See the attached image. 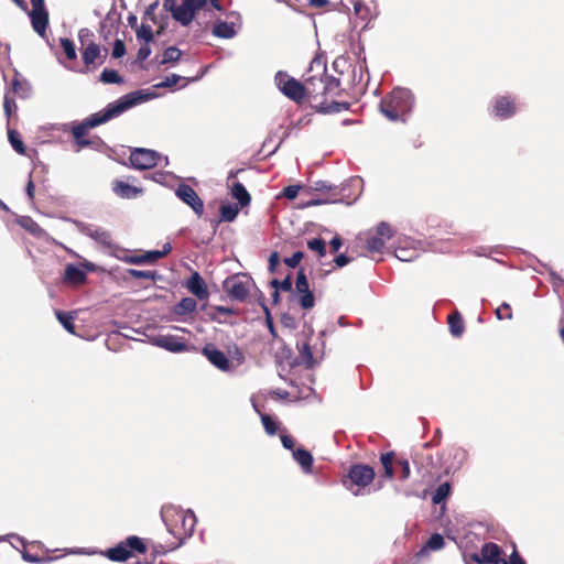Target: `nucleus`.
Listing matches in <instances>:
<instances>
[{
	"instance_id": "1",
	"label": "nucleus",
	"mask_w": 564,
	"mask_h": 564,
	"mask_svg": "<svg viewBox=\"0 0 564 564\" xmlns=\"http://www.w3.org/2000/svg\"><path fill=\"white\" fill-rule=\"evenodd\" d=\"M345 94L340 80L326 73V64L313 59L306 72V101L319 113H338L349 109L348 101L340 100Z\"/></svg>"
},
{
	"instance_id": "2",
	"label": "nucleus",
	"mask_w": 564,
	"mask_h": 564,
	"mask_svg": "<svg viewBox=\"0 0 564 564\" xmlns=\"http://www.w3.org/2000/svg\"><path fill=\"white\" fill-rule=\"evenodd\" d=\"M138 101L139 98L135 96V93H131L109 104L104 110L90 115L84 121L75 122L70 132L78 150L100 147L102 144L101 139L99 137L89 138L88 131L120 116L122 112L137 105Z\"/></svg>"
},
{
	"instance_id": "3",
	"label": "nucleus",
	"mask_w": 564,
	"mask_h": 564,
	"mask_svg": "<svg viewBox=\"0 0 564 564\" xmlns=\"http://www.w3.org/2000/svg\"><path fill=\"white\" fill-rule=\"evenodd\" d=\"M162 516L176 542L171 543L167 549H164L163 545L155 546L154 552L158 554H164L181 546L186 539L193 535L197 523L196 516L192 510L170 508L164 510Z\"/></svg>"
},
{
	"instance_id": "4",
	"label": "nucleus",
	"mask_w": 564,
	"mask_h": 564,
	"mask_svg": "<svg viewBox=\"0 0 564 564\" xmlns=\"http://www.w3.org/2000/svg\"><path fill=\"white\" fill-rule=\"evenodd\" d=\"M414 98L405 88H395L380 101L381 112L391 121H405L412 110Z\"/></svg>"
},
{
	"instance_id": "5",
	"label": "nucleus",
	"mask_w": 564,
	"mask_h": 564,
	"mask_svg": "<svg viewBox=\"0 0 564 564\" xmlns=\"http://www.w3.org/2000/svg\"><path fill=\"white\" fill-rule=\"evenodd\" d=\"M90 36H93V33L88 29H80L78 32V37L83 46V63L88 70H94L99 65L105 63L108 55V50H102L99 44L88 40Z\"/></svg>"
},
{
	"instance_id": "6",
	"label": "nucleus",
	"mask_w": 564,
	"mask_h": 564,
	"mask_svg": "<svg viewBox=\"0 0 564 564\" xmlns=\"http://www.w3.org/2000/svg\"><path fill=\"white\" fill-rule=\"evenodd\" d=\"M207 0H164V9L184 26L192 23L197 10L205 7Z\"/></svg>"
},
{
	"instance_id": "7",
	"label": "nucleus",
	"mask_w": 564,
	"mask_h": 564,
	"mask_svg": "<svg viewBox=\"0 0 564 564\" xmlns=\"http://www.w3.org/2000/svg\"><path fill=\"white\" fill-rule=\"evenodd\" d=\"M147 551L148 546L143 539L130 535L116 546L108 549L105 554L112 562H126L135 553L144 554Z\"/></svg>"
},
{
	"instance_id": "8",
	"label": "nucleus",
	"mask_w": 564,
	"mask_h": 564,
	"mask_svg": "<svg viewBox=\"0 0 564 564\" xmlns=\"http://www.w3.org/2000/svg\"><path fill=\"white\" fill-rule=\"evenodd\" d=\"M275 84L281 93L292 101L302 105L306 101V74L304 80L300 82L285 72L279 70L274 77Z\"/></svg>"
},
{
	"instance_id": "9",
	"label": "nucleus",
	"mask_w": 564,
	"mask_h": 564,
	"mask_svg": "<svg viewBox=\"0 0 564 564\" xmlns=\"http://www.w3.org/2000/svg\"><path fill=\"white\" fill-rule=\"evenodd\" d=\"M253 280L246 273H235L226 278L223 289L232 301L245 302L249 296Z\"/></svg>"
},
{
	"instance_id": "10",
	"label": "nucleus",
	"mask_w": 564,
	"mask_h": 564,
	"mask_svg": "<svg viewBox=\"0 0 564 564\" xmlns=\"http://www.w3.org/2000/svg\"><path fill=\"white\" fill-rule=\"evenodd\" d=\"M306 192L311 194L312 192H318L321 194L326 195L324 198H313L308 200L305 206H317L323 204H334L341 200L340 193L338 187L330 184L327 181L318 180L311 183V185L306 188Z\"/></svg>"
},
{
	"instance_id": "11",
	"label": "nucleus",
	"mask_w": 564,
	"mask_h": 564,
	"mask_svg": "<svg viewBox=\"0 0 564 564\" xmlns=\"http://www.w3.org/2000/svg\"><path fill=\"white\" fill-rule=\"evenodd\" d=\"M380 462L386 478L392 479L394 470L400 471L399 478L401 480H406L410 477L411 470L408 459L398 457L394 452L381 454Z\"/></svg>"
},
{
	"instance_id": "12",
	"label": "nucleus",
	"mask_w": 564,
	"mask_h": 564,
	"mask_svg": "<svg viewBox=\"0 0 564 564\" xmlns=\"http://www.w3.org/2000/svg\"><path fill=\"white\" fill-rule=\"evenodd\" d=\"M415 466L417 467L419 471L422 474V477H429V478H436L440 479L442 476V473L438 470V467L436 466L432 454L427 453L426 449L419 452L415 454V457L413 459ZM451 468L445 467L443 470V474L447 475L449 474Z\"/></svg>"
},
{
	"instance_id": "13",
	"label": "nucleus",
	"mask_w": 564,
	"mask_h": 564,
	"mask_svg": "<svg viewBox=\"0 0 564 564\" xmlns=\"http://www.w3.org/2000/svg\"><path fill=\"white\" fill-rule=\"evenodd\" d=\"M129 160L138 170H149L158 165L160 154L154 150L137 148L131 151Z\"/></svg>"
},
{
	"instance_id": "14",
	"label": "nucleus",
	"mask_w": 564,
	"mask_h": 564,
	"mask_svg": "<svg viewBox=\"0 0 564 564\" xmlns=\"http://www.w3.org/2000/svg\"><path fill=\"white\" fill-rule=\"evenodd\" d=\"M295 292L299 295V304L303 310H311L315 305V297L310 290L308 280L303 269L296 274Z\"/></svg>"
},
{
	"instance_id": "15",
	"label": "nucleus",
	"mask_w": 564,
	"mask_h": 564,
	"mask_svg": "<svg viewBox=\"0 0 564 564\" xmlns=\"http://www.w3.org/2000/svg\"><path fill=\"white\" fill-rule=\"evenodd\" d=\"M175 194L184 204L188 205L198 217L204 214V202L192 186L182 183L176 188Z\"/></svg>"
},
{
	"instance_id": "16",
	"label": "nucleus",
	"mask_w": 564,
	"mask_h": 564,
	"mask_svg": "<svg viewBox=\"0 0 564 564\" xmlns=\"http://www.w3.org/2000/svg\"><path fill=\"white\" fill-rule=\"evenodd\" d=\"M376 473L372 467L366 464L351 465L348 471V478L351 485L365 488L375 479Z\"/></svg>"
},
{
	"instance_id": "17",
	"label": "nucleus",
	"mask_w": 564,
	"mask_h": 564,
	"mask_svg": "<svg viewBox=\"0 0 564 564\" xmlns=\"http://www.w3.org/2000/svg\"><path fill=\"white\" fill-rule=\"evenodd\" d=\"M202 354L217 369H219L221 371L230 370L231 364H230L228 357L225 355L224 351L217 349L213 343L206 344L202 349Z\"/></svg>"
},
{
	"instance_id": "18",
	"label": "nucleus",
	"mask_w": 564,
	"mask_h": 564,
	"mask_svg": "<svg viewBox=\"0 0 564 564\" xmlns=\"http://www.w3.org/2000/svg\"><path fill=\"white\" fill-rule=\"evenodd\" d=\"M154 344L158 347L164 348L171 352H184L194 350V346H189L182 341L177 336L173 335H160L154 338Z\"/></svg>"
},
{
	"instance_id": "19",
	"label": "nucleus",
	"mask_w": 564,
	"mask_h": 564,
	"mask_svg": "<svg viewBox=\"0 0 564 564\" xmlns=\"http://www.w3.org/2000/svg\"><path fill=\"white\" fill-rule=\"evenodd\" d=\"M517 112V105L512 97L500 96L496 98L492 106V113L499 119H508Z\"/></svg>"
},
{
	"instance_id": "20",
	"label": "nucleus",
	"mask_w": 564,
	"mask_h": 564,
	"mask_svg": "<svg viewBox=\"0 0 564 564\" xmlns=\"http://www.w3.org/2000/svg\"><path fill=\"white\" fill-rule=\"evenodd\" d=\"M186 289L198 300H207L209 296L208 288L198 272H193L185 283Z\"/></svg>"
},
{
	"instance_id": "21",
	"label": "nucleus",
	"mask_w": 564,
	"mask_h": 564,
	"mask_svg": "<svg viewBox=\"0 0 564 564\" xmlns=\"http://www.w3.org/2000/svg\"><path fill=\"white\" fill-rule=\"evenodd\" d=\"M481 564H496L498 561H507L503 557V551L494 542H487L479 552Z\"/></svg>"
},
{
	"instance_id": "22",
	"label": "nucleus",
	"mask_w": 564,
	"mask_h": 564,
	"mask_svg": "<svg viewBox=\"0 0 564 564\" xmlns=\"http://www.w3.org/2000/svg\"><path fill=\"white\" fill-rule=\"evenodd\" d=\"M33 30L40 35L45 36L46 29L50 22V14L47 12H29Z\"/></svg>"
},
{
	"instance_id": "23",
	"label": "nucleus",
	"mask_w": 564,
	"mask_h": 564,
	"mask_svg": "<svg viewBox=\"0 0 564 564\" xmlns=\"http://www.w3.org/2000/svg\"><path fill=\"white\" fill-rule=\"evenodd\" d=\"M229 188L231 197L238 202L240 208L250 205L251 195L240 182H234Z\"/></svg>"
},
{
	"instance_id": "24",
	"label": "nucleus",
	"mask_w": 564,
	"mask_h": 564,
	"mask_svg": "<svg viewBox=\"0 0 564 564\" xmlns=\"http://www.w3.org/2000/svg\"><path fill=\"white\" fill-rule=\"evenodd\" d=\"M112 191L122 198L137 197L142 191L138 187L131 186L123 181L116 180L112 183Z\"/></svg>"
},
{
	"instance_id": "25",
	"label": "nucleus",
	"mask_w": 564,
	"mask_h": 564,
	"mask_svg": "<svg viewBox=\"0 0 564 564\" xmlns=\"http://www.w3.org/2000/svg\"><path fill=\"white\" fill-rule=\"evenodd\" d=\"M86 273L74 264H68L65 268L64 282L74 285H79L86 282Z\"/></svg>"
},
{
	"instance_id": "26",
	"label": "nucleus",
	"mask_w": 564,
	"mask_h": 564,
	"mask_svg": "<svg viewBox=\"0 0 564 564\" xmlns=\"http://www.w3.org/2000/svg\"><path fill=\"white\" fill-rule=\"evenodd\" d=\"M449 332L454 337H460L464 333L465 325L463 317L458 311H454L447 317Z\"/></svg>"
},
{
	"instance_id": "27",
	"label": "nucleus",
	"mask_w": 564,
	"mask_h": 564,
	"mask_svg": "<svg viewBox=\"0 0 564 564\" xmlns=\"http://www.w3.org/2000/svg\"><path fill=\"white\" fill-rule=\"evenodd\" d=\"M212 34L221 39H231L235 36L236 31L232 23L226 21H218L214 24Z\"/></svg>"
},
{
	"instance_id": "28",
	"label": "nucleus",
	"mask_w": 564,
	"mask_h": 564,
	"mask_svg": "<svg viewBox=\"0 0 564 564\" xmlns=\"http://www.w3.org/2000/svg\"><path fill=\"white\" fill-rule=\"evenodd\" d=\"M11 91L21 98H28L31 94V86L25 79H20L18 75L12 79Z\"/></svg>"
},
{
	"instance_id": "29",
	"label": "nucleus",
	"mask_w": 564,
	"mask_h": 564,
	"mask_svg": "<svg viewBox=\"0 0 564 564\" xmlns=\"http://www.w3.org/2000/svg\"><path fill=\"white\" fill-rule=\"evenodd\" d=\"M293 456L305 471H310L312 469L313 456L308 451L304 448H297L293 452Z\"/></svg>"
},
{
	"instance_id": "30",
	"label": "nucleus",
	"mask_w": 564,
	"mask_h": 564,
	"mask_svg": "<svg viewBox=\"0 0 564 564\" xmlns=\"http://www.w3.org/2000/svg\"><path fill=\"white\" fill-rule=\"evenodd\" d=\"M239 205L223 204L219 208L220 221H234L239 213Z\"/></svg>"
},
{
	"instance_id": "31",
	"label": "nucleus",
	"mask_w": 564,
	"mask_h": 564,
	"mask_svg": "<svg viewBox=\"0 0 564 564\" xmlns=\"http://www.w3.org/2000/svg\"><path fill=\"white\" fill-rule=\"evenodd\" d=\"M56 318L58 322L63 325V327L70 334L75 333V324H74V313L73 312H63V311H55Z\"/></svg>"
},
{
	"instance_id": "32",
	"label": "nucleus",
	"mask_w": 564,
	"mask_h": 564,
	"mask_svg": "<svg viewBox=\"0 0 564 564\" xmlns=\"http://www.w3.org/2000/svg\"><path fill=\"white\" fill-rule=\"evenodd\" d=\"M451 491H452V486L448 481L441 484L436 488V490L433 492L432 502L434 505L442 503L443 501H445L448 498V496L451 495Z\"/></svg>"
},
{
	"instance_id": "33",
	"label": "nucleus",
	"mask_w": 564,
	"mask_h": 564,
	"mask_svg": "<svg viewBox=\"0 0 564 564\" xmlns=\"http://www.w3.org/2000/svg\"><path fill=\"white\" fill-rule=\"evenodd\" d=\"M299 352L302 364L306 368H313L315 365V360L313 357L311 345L307 341L302 343V345L299 347Z\"/></svg>"
},
{
	"instance_id": "34",
	"label": "nucleus",
	"mask_w": 564,
	"mask_h": 564,
	"mask_svg": "<svg viewBox=\"0 0 564 564\" xmlns=\"http://www.w3.org/2000/svg\"><path fill=\"white\" fill-rule=\"evenodd\" d=\"M171 245L165 243L163 247V250H154V251H148L144 254H142L143 264L147 263H154L159 259L164 258L167 253L171 251Z\"/></svg>"
},
{
	"instance_id": "35",
	"label": "nucleus",
	"mask_w": 564,
	"mask_h": 564,
	"mask_svg": "<svg viewBox=\"0 0 564 564\" xmlns=\"http://www.w3.org/2000/svg\"><path fill=\"white\" fill-rule=\"evenodd\" d=\"M8 138H9L10 144L12 145V148L14 149L15 152H18L21 155L26 154V147L24 145V143L21 139V135L18 131L9 130Z\"/></svg>"
},
{
	"instance_id": "36",
	"label": "nucleus",
	"mask_w": 564,
	"mask_h": 564,
	"mask_svg": "<svg viewBox=\"0 0 564 564\" xmlns=\"http://www.w3.org/2000/svg\"><path fill=\"white\" fill-rule=\"evenodd\" d=\"M89 237L93 238L98 243H101L107 247H111L112 245V238L109 231L101 230V229H95L89 232Z\"/></svg>"
},
{
	"instance_id": "37",
	"label": "nucleus",
	"mask_w": 564,
	"mask_h": 564,
	"mask_svg": "<svg viewBox=\"0 0 564 564\" xmlns=\"http://www.w3.org/2000/svg\"><path fill=\"white\" fill-rule=\"evenodd\" d=\"M100 82L105 84H122L123 78L117 70L105 68L100 74Z\"/></svg>"
},
{
	"instance_id": "38",
	"label": "nucleus",
	"mask_w": 564,
	"mask_h": 564,
	"mask_svg": "<svg viewBox=\"0 0 564 564\" xmlns=\"http://www.w3.org/2000/svg\"><path fill=\"white\" fill-rule=\"evenodd\" d=\"M197 307V302L193 297H183L177 304L178 314L193 313Z\"/></svg>"
},
{
	"instance_id": "39",
	"label": "nucleus",
	"mask_w": 564,
	"mask_h": 564,
	"mask_svg": "<svg viewBox=\"0 0 564 564\" xmlns=\"http://www.w3.org/2000/svg\"><path fill=\"white\" fill-rule=\"evenodd\" d=\"M182 56V51L175 46H170L164 50L161 64L175 63Z\"/></svg>"
},
{
	"instance_id": "40",
	"label": "nucleus",
	"mask_w": 564,
	"mask_h": 564,
	"mask_svg": "<svg viewBox=\"0 0 564 564\" xmlns=\"http://www.w3.org/2000/svg\"><path fill=\"white\" fill-rule=\"evenodd\" d=\"M386 245V240L378 235L371 236L366 241V248L370 252H380Z\"/></svg>"
},
{
	"instance_id": "41",
	"label": "nucleus",
	"mask_w": 564,
	"mask_h": 564,
	"mask_svg": "<svg viewBox=\"0 0 564 564\" xmlns=\"http://www.w3.org/2000/svg\"><path fill=\"white\" fill-rule=\"evenodd\" d=\"M310 250L315 251L318 258H323L326 254V242L322 238H313L307 241Z\"/></svg>"
},
{
	"instance_id": "42",
	"label": "nucleus",
	"mask_w": 564,
	"mask_h": 564,
	"mask_svg": "<svg viewBox=\"0 0 564 564\" xmlns=\"http://www.w3.org/2000/svg\"><path fill=\"white\" fill-rule=\"evenodd\" d=\"M127 275L129 278H133V279H147L150 281H154L158 274H156V271H151V270L128 269Z\"/></svg>"
},
{
	"instance_id": "43",
	"label": "nucleus",
	"mask_w": 564,
	"mask_h": 564,
	"mask_svg": "<svg viewBox=\"0 0 564 564\" xmlns=\"http://www.w3.org/2000/svg\"><path fill=\"white\" fill-rule=\"evenodd\" d=\"M444 545H445L444 538L440 533H434L430 536V539L427 540V542L422 551H424L425 549L437 551V550H441Z\"/></svg>"
},
{
	"instance_id": "44",
	"label": "nucleus",
	"mask_w": 564,
	"mask_h": 564,
	"mask_svg": "<svg viewBox=\"0 0 564 564\" xmlns=\"http://www.w3.org/2000/svg\"><path fill=\"white\" fill-rule=\"evenodd\" d=\"M59 43H61V46L64 51V54L65 56L68 58V59H75L76 58V47H75V44L72 40L69 39H66V37H62L59 40Z\"/></svg>"
},
{
	"instance_id": "45",
	"label": "nucleus",
	"mask_w": 564,
	"mask_h": 564,
	"mask_svg": "<svg viewBox=\"0 0 564 564\" xmlns=\"http://www.w3.org/2000/svg\"><path fill=\"white\" fill-rule=\"evenodd\" d=\"M495 314L499 321H503V319L510 321L513 317L512 308H511L510 304H508L506 302H503L500 306H498L496 308Z\"/></svg>"
},
{
	"instance_id": "46",
	"label": "nucleus",
	"mask_w": 564,
	"mask_h": 564,
	"mask_svg": "<svg viewBox=\"0 0 564 564\" xmlns=\"http://www.w3.org/2000/svg\"><path fill=\"white\" fill-rule=\"evenodd\" d=\"M261 421H262V424H263V427H264L265 432L269 435H274L276 433V431H278V423L273 420V417H271L268 414H263L261 416Z\"/></svg>"
},
{
	"instance_id": "47",
	"label": "nucleus",
	"mask_w": 564,
	"mask_h": 564,
	"mask_svg": "<svg viewBox=\"0 0 564 564\" xmlns=\"http://www.w3.org/2000/svg\"><path fill=\"white\" fill-rule=\"evenodd\" d=\"M3 109H4V112L7 115V117L9 118L15 110H17V105H15V100L14 98L10 95V91H8L6 95H4V100H3Z\"/></svg>"
},
{
	"instance_id": "48",
	"label": "nucleus",
	"mask_w": 564,
	"mask_h": 564,
	"mask_svg": "<svg viewBox=\"0 0 564 564\" xmlns=\"http://www.w3.org/2000/svg\"><path fill=\"white\" fill-rule=\"evenodd\" d=\"M376 232L379 237L383 238L384 240H389L393 236L391 226L384 221L380 223L377 226Z\"/></svg>"
},
{
	"instance_id": "49",
	"label": "nucleus",
	"mask_w": 564,
	"mask_h": 564,
	"mask_svg": "<svg viewBox=\"0 0 564 564\" xmlns=\"http://www.w3.org/2000/svg\"><path fill=\"white\" fill-rule=\"evenodd\" d=\"M137 36H138V39L144 40L147 43L151 42L153 40L152 28L150 25L142 24L137 30Z\"/></svg>"
},
{
	"instance_id": "50",
	"label": "nucleus",
	"mask_w": 564,
	"mask_h": 564,
	"mask_svg": "<svg viewBox=\"0 0 564 564\" xmlns=\"http://www.w3.org/2000/svg\"><path fill=\"white\" fill-rule=\"evenodd\" d=\"M303 258L304 253L302 251H296L291 257L285 258L284 263L290 268H296Z\"/></svg>"
},
{
	"instance_id": "51",
	"label": "nucleus",
	"mask_w": 564,
	"mask_h": 564,
	"mask_svg": "<svg viewBox=\"0 0 564 564\" xmlns=\"http://www.w3.org/2000/svg\"><path fill=\"white\" fill-rule=\"evenodd\" d=\"M112 57L120 58L126 54V45L122 40H116L112 48Z\"/></svg>"
},
{
	"instance_id": "52",
	"label": "nucleus",
	"mask_w": 564,
	"mask_h": 564,
	"mask_svg": "<svg viewBox=\"0 0 564 564\" xmlns=\"http://www.w3.org/2000/svg\"><path fill=\"white\" fill-rule=\"evenodd\" d=\"M302 187L300 185H289L283 188V196L288 199H294Z\"/></svg>"
},
{
	"instance_id": "53",
	"label": "nucleus",
	"mask_w": 564,
	"mask_h": 564,
	"mask_svg": "<svg viewBox=\"0 0 564 564\" xmlns=\"http://www.w3.org/2000/svg\"><path fill=\"white\" fill-rule=\"evenodd\" d=\"M180 79L181 76L172 74L171 76L165 77L164 82L156 85V87H173L180 82Z\"/></svg>"
},
{
	"instance_id": "54",
	"label": "nucleus",
	"mask_w": 564,
	"mask_h": 564,
	"mask_svg": "<svg viewBox=\"0 0 564 564\" xmlns=\"http://www.w3.org/2000/svg\"><path fill=\"white\" fill-rule=\"evenodd\" d=\"M264 312H265V324L269 328V332L273 337H276V332H275L273 319L270 315L268 307H265V306H264Z\"/></svg>"
},
{
	"instance_id": "55",
	"label": "nucleus",
	"mask_w": 564,
	"mask_h": 564,
	"mask_svg": "<svg viewBox=\"0 0 564 564\" xmlns=\"http://www.w3.org/2000/svg\"><path fill=\"white\" fill-rule=\"evenodd\" d=\"M150 54H151V48H150L149 44L147 43L139 48L137 58H138V61L142 62V61L147 59L150 56Z\"/></svg>"
},
{
	"instance_id": "56",
	"label": "nucleus",
	"mask_w": 564,
	"mask_h": 564,
	"mask_svg": "<svg viewBox=\"0 0 564 564\" xmlns=\"http://www.w3.org/2000/svg\"><path fill=\"white\" fill-rule=\"evenodd\" d=\"M32 10L30 12H47L44 0H31Z\"/></svg>"
},
{
	"instance_id": "57",
	"label": "nucleus",
	"mask_w": 564,
	"mask_h": 564,
	"mask_svg": "<svg viewBox=\"0 0 564 564\" xmlns=\"http://www.w3.org/2000/svg\"><path fill=\"white\" fill-rule=\"evenodd\" d=\"M280 263V257L276 251L272 252L269 257V270L271 272L275 271L276 265Z\"/></svg>"
},
{
	"instance_id": "58",
	"label": "nucleus",
	"mask_w": 564,
	"mask_h": 564,
	"mask_svg": "<svg viewBox=\"0 0 564 564\" xmlns=\"http://www.w3.org/2000/svg\"><path fill=\"white\" fill-rule=\"evenodd\" d=\"M508 564H525V561L520 556L516 546H513V552L509 557Z\"/></svg>"
},
{
	"instance_id": "59",
	"label": "nucleus",
	"mask_w": 564,
	"mask_h": 564,
	"mask_svg": "<svg viewBox=\"0 0 564 564\" xmlns=\"http://www.w3.org/2000/svg\"><path fill=\"white\" fill-rule=\"evenodd\" d=\"M464 560H465V563L466 564H481V561H480V556H479V553H470V554H466L464 556Z\"/></svg>"
},
{
	"instance_id": "60",
	"label": "nucleus",
	"mask_w": 564,
	"mask_h": 564,
	"mask_svg": "<svg viewBox=\"0 0 564 564\" xmlns=\"http://www.w3.org/2000/svg\"><path fill=\"white\" fill-rule=\"evenodd\" d=\"M281 442H282V445L286 448V449H293L294 445H295V442L293 440L292 436L290 435H281Z\"/></svg>"
},
{
	"instance_id": "61",
	"label": "nucleus",
	"mask_w": 564,
	"mask_h": 564,
	"mask_svg": "<svg viewBox=\"0 0 564 564\" xmlns=\"http://www.w3.org/2000/svg\"><path fill=\"white\" fill-rule=\"evenodd\" d=\"M341 246L343 241L338 236H335L329 242L332 252H337L341 248Z\"/></svg>"
},
{
	"instance_id": "62",
	"label": "nucleus",
	"mask_w": 564,
	"mask_h": 564,
	"mask_svg": "<svg viewBox=\"0 0 564 564\" xmlns=\"http://www.w3.org/2000/svg\"><path fill=\"white\" fill-rule=\"evenodd\" d=\"M334 262L338 268H341L350 262V258L346 254H339L334 259Z\"/></svg>"
},
{
	"instance_id": "63",
	"label": "nucleus",
	"mask_w": 564,
	"mask_h": 564,
	"mask_svg": "<svg viewBox=\"0 0 564 564\" xmlns=\"http://www.w3.org/2000/svg\"><path fill=\"white\" fill-rule=\"evenodd\" d=\"M25 191H26V195H28L29 199L30 200H34L35 185H34V183H33L31 177L29 178V181L26 183Z\"/></svg>"
},
{
	"instance_id": "64",
	"label": "nucleus",
	"mask_w": 564,
	"mask_h": 564,
	"mask_svg": "<svg viewBox=\"0 0 564 564\" xmlns=\"http://www.w3.org/2000/svg\"><path fill=\"white\" fill-rule=\"evenodd\" d=\"M280 290L285 292H290L292 290V280L290 275L280 281Z\"/></svg>"
}]
</instances>
